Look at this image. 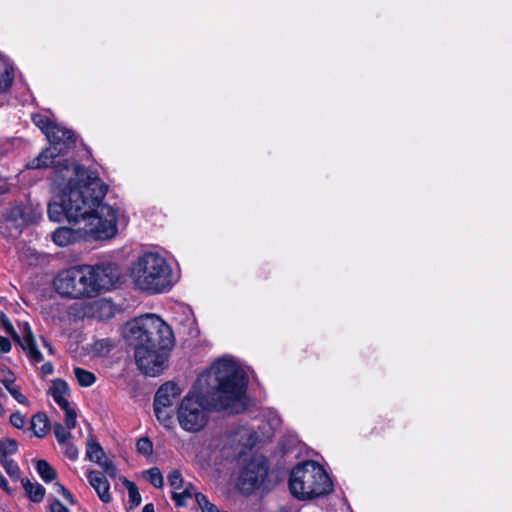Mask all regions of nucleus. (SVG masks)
Returning a JSON list of instances; mask_svg holds the SVG:
<instances>
[{
	"mask_svg": "<svg viewBox=\"0 0 512 512\" xmlns=\"http://www.w3.org/2000/svg\"><path fill=\"white\" fill-rule=\"evenodd\" d=\"M246 376L233 359L223 357L202 373L181 401L177 418L182 429L198 432L207 423V410L239 413L245 406Z\"/></svg>",
	"mask_w": 512,
	"mask_h": 512,
	"instance_id": "f257e3e1",
	"label": "nucleus"
},
{
	"mask_svg": "<svg viewBox=\"0 0 512 512\" xmlns=\"http://www.w3.org/2000/svg\"><path fill=\"white\" fill-rule=\"evenodd\" d=\"M123 336L134 346L135 363L148 376H157L164 370L166 350L174 343L172 329L155 314L141 315L128 321Z\"/></svg>",
	"mask_w": 512,
	"mask_h": 512,
	"instance_id": "f03ea898",
	"label": "nucleus"
},
{
	"mask_svg": "<svg viewBox=\"0 0 512 512\" xmlns=\"http://www.w3.org/2000/svg\"><path fill=\"white\" fill-rule=\"evenodd\" d=\"M76 200L66 202V219L75 227H60L52 234L58 246H68L82 240L104 241L114 238L118 233L119 209L112 205H100L97 211L81 208Z\"/></svg>",
	"mask_w": 512,
	"mask_h": 512,
	"instance_id": "7ed1b4c3",
	"label": "nucleus"
},
{
	"mask_svg": "<svg viewBox=\"0 0 512 512\" xmlns=\"http://www.w3.org/2000/svg\"><path fill=\"white\" fill-rule=\"evenodd\" d=\"M65 174H56L55 183L61 195L60 203H50L48 206V217L51 221L60 222L66 218V202L76 200V205L89 207L88 210L97 211L100 205H108L103 202L107 193V186L97 176L84 167H64Z\"/></svg>",
	"mask_w": 512,
	"mask_h": 512,
	"instance_id": "20e7f679",
	"label": "nucleus"
},
{
	"mask_svg": "<svg viewBox=\"0 0 512 512\" xmlns=\"http://www.w3.org/2000/svg\"><path fill=\"white\" fill-rule=\"evenodd\" d=\"M130 279L134 286L148 294H159L173 286V270L159 253L146 252L130 266Z\"/></svg>",
	"mask_w": 512,
	"mask_h": 512,
	"instance_id": "39448f33",
	"label": "nucleus"
},
{
	"mask_svg": "<svg viewBox=\"0 0 512 512\" xmlns=\"http://www.w3.org/2000/svg\"><path fill=\"white\" fill-rule=\"evenodd\" d=\"M289 488L295 497L304 500L329 494L333 490V485L320 464L306 461L292 470Z\"/></svg>",
	"mask_w": 512,
	"mask_h": 512,
	"instance_id": "423d86ee",
	"label": "nucleus"
},
{
	"mask_svg": "<svg viewBox=\"0 0 512 512\" xmlns=\"http://www.w3.org/2000/svg\"><path fill=\"white\" fill-rule=\"evenodd\" d=\"M45 136L50 146L27 164L29 169H41L52 166L55 168L56 174H65V165L69 168L81 167L80 165L69 163L67 159H63V156L75 143L72 131L55 124L50 131L46 132Z\"/></svg>",
	"mask_w": 512,
	"mask_h": 512,
	"instance_id": "0eeeda50",
	"label": "nucleus"
},
{
	"mask_svg": "<svg viewBox=\"0 0 512 512\" xmlns=\"http://www.w3.org/2000/svg\"><path fill=\"white\" fill-rule=\"evenodd\" d=\"M88 265L75 266L58 273L54 279L55 290L69 298L94 297Z\"/></svg>",
	"mask_w": 512,
	"mask_h": 512,
	"instance_id": "6e6552de",
	"label": "nucleus"
},
{
	"mask_svg": "<svg viewBox=\"0 0 512 512\" xmlns=\"http://www.w3.org/2000/svg\"><path fill=\"white\" fill-rule=\"evenodd\" d=\"M41 218V212L31 206L16 205L10 208L0 226L1 233L5 237L16 238L23 228L36 223Z\"/></svg>",
	"mask_w": 512,
	"mask_h": 512,
	"instance_id": "1a4fd4ad",
	"label": "nucleus"
},
{
	"mask_svg": "<svg viewBox=\"0 0 512 512\" xmlns=\"http://www.w3.org/2000/svg\"><path fill=\"white\" fill-rule=\"evenodd\" d=\"M268 466L264 459L251 460L241 471L237 486L243 494H251L264 482Z\"/></svg>",
	"mask_w": 512,
	"mask_h": 512,
	"instance_id": "9d476101",
	"label": "nucleus"
},
{
	"mask_svg": "<svg viewBox=\"0 0 512 512\" xmlns=\"http://www.w3.org/2000/svg\"><path fill=\"white\" fill-rule=\"evenodd\" d=\"M91 269V285L94 290V296L109 291L118 283L120 279V270L114 263H102L94 266L88 265Z\"/></svg>",
	"mask_w": 512,
	"mask_h": 512,
	"instance_id": "9b49d317",
	"label": "nucleus"
},
{
	"mask_svg": "<svg viewBox=\"0 0 512 512\" xmlns=\"http://www.w3.org/2000/svg\"><path fill=\"white\" fill-rule=\"evenodd\" d=\"M2 323L7 333H9L15 341H17L20 346L28 352L29 357L32 361L38 363L43 360L42 354L36 347V341L32 334L31 328L28 323H23L19 325V329L21 330L23 336L20 337L13 328L11 322L7 319V317L2 314Z\"/></svg>",
	"mask_w": 512,
	"mask_h": 512,
	"instance_id": "f8f14e48",
	"label": "nucleus"
},
{
	"mask_svg": "<svg viewBox=\"0 0 512 512\" xmlns=\"http://www.w3.org/2000/svg\"><path fill=\"white\" fill-rule=\"evenodd\" d=\"M86 456L90 461L97 463L107 475L116 477V466L111 460L105 457V452L101 445L92 438L87 442Z\"/></svg>",
	"mask_w": 512,
	"mask_h": 512,
	"instance_id": "ddd939ff",
	"label": "nucleus"
},
{
	"mask_svg": "<svg viewBox=\"0 0 512 512\" xmlns=\"http://www.w3.org/2000/svg\"><path fill=\"white\" fill-rule=\"evenodd\" d=\"M181 393L182 390L177 384L173 382H166L157 390L154 403L172 408L174 402L178 399Z\"/></svg>",
	"mask_w": 512,
	"mask_h": 512,
	"instance_id": "4468645a",
	"label": "nucleus"
},
{
	"mask_svg": "<svg viewBox=\"0 0 512 512\" xmlns=\"http://www.w3.org/2000/svg\"><path fill=\"white\" fill-rule=\"evenodd\" d=\"M87 477L99 498L104 503H109L111 501L110 485L106 477L98 471H90Z\"/></svg>",
	"mask_w": 512,
	"mask_h": 512,
	"instance_id": "2eb2a0df",
	"label": "nucleus"
},
{
	"mask_svg": "<svg viewBox=\"0 0 512 512\" xmlns=\"http://www.w3.org/2000/svg\"><path fill=\"white\" fill-rule=\"evenodd\" d=\"M50 394L61 408H66L67 405H70L66 398L69 395V388L63 380L57 379L53 381Z\"/></svg>",
	"mask_w": 512,
	"mask_h": 512,
	"instance_id": "dca6fc26",
	"label": "nucleus"
},
{
	"mask_svg": "<svg viewBox=\"0 0 512 512\" xmlns=\"http://www.w3.org/2000/svg\"><path fill=\"white\" fill-rule=\"evenodd\" d=\"M14 78L13 67L8 59L0 55V93L6 91Z\"/></svg>",
	"mask_w": 512,
	"mask_h": 512,
	"instance_id": "f3484780",
	"label": "nucleus"
},
{
	"mask_svg": "<svg viewBox=\"0 0 512 512\" xmlns=\"http://www.w3.org/2000/svg\"><path fill=\"white\" fill-rule=\"evenodd\" d=\"M197 496H204L201 493L196 492V489L191 483H187L183 486L182 489L173 491L172 498L176 502L177 506H184L186 504L187 499L195 498L197 502Z\"/></svg>",
	"mask_w": 512,
	"mask_h": 512,
	"instance_id": "a211bd4d",
	"label": "nucleus"
},
{
	"mask_svg": "<svg viewBox=\"0 0 512 512\" xmlns=\"http://www.w3.org/2000/svg\"><path fill=\"white\" fill-rule=\"evenodd\" d=\"M23 488L33 502H41L45 496V488L39 483H33L29 479L22 480Z\"/></svg>",
	"mask_w": 512,
	"mask_h": 512,
	"instance_id": "6ab92c4d",
	"label": "nucleus"
},
{
	"mask_svg": "<svg viewBox=\"0 0 512 512\" xmlns=\"http://www.w3.org/2000/svg\"><path fill=\"white\" fill-rule=\"evenodd\" d=\"M74 375L78 383L83 387H90L96 381V376L92 372L79 367L74 368Z\"/></svg>",
	"mask_w": 512,
	"mask_h": 512,
	"instance_id": "aec40b11",
	"label": "nucleus"
},
{
	"mask_svg": "<svg viewBox=\"0 0 512 512\" xmlns=\"http://www.w3.org/2000/svg\"><path fill=\"white\" fill-rule=\"evenodd\" d=\"M155 415L163 425L169 426L172 423L173 409L154 403Z\"/></svg>",
	"mask_w": 512,
	"mask_h": 512,
	"instance_id": "412c9836",
	"label": "nucleus"
},
{
	"mask_svg": "<svg viewBox=\"0 0 512 512\" xmlns=\"http://www.w3.org/2000/svg\"><path fill=\"white\" fill-rule=\"evenodd\" d=\"M36 469L39 476L45 482H50L55 479V470L45 460H39L36 464Z\"/></svg>",
	"mask_w": 512,
	"mask_h": 512,
	"instance_id": "4be33fe9",
	"label": "nucleus"
},
{
	"mask_svg": "<svg viewBox=\"0 0 512 512\" xmlns=\"http://www.w3.org/2000/svg\"><path fill=\"white\" fill-rule=\"evenodd\" d=\"M31 426L36 436L43 437L47 431V419L43 414H37L31 419Z\"/></svg>",
	"mask_w": 512,
	"mask_h": 512,
	"instance_id": "5701e85b",
	"label": "nucleus"
},
{
	"mask_svg": "<svg viewBox=\"0 0 512 512\" xmlns=\"http://www.w3.org/2000/svg\"><path fill=\"white\" fill-rule=\"evenodd\" d=\"M32 120L34 124L41 129V131L46 135V132L50 131V129L56 124L50 120L49 117L42 114H35L32 116Z\"/></svg>",
	"mask_w": 512,
	"mask_h": 512,
	"instance_id": "b1692460",
	"label": "nucleus"
},
{
	"mask_svg": "<svg viewBox=\"0 0 512 512\" xmlns=\"http://www.w3.org/2000/svg\"><path fill=\"white\" fill-rule=\"evenodd\" d=\"M16 450L17 444L14 440L8 438L0 439V459L14 454Z\"/></svg>",
	"mask_w": 512,
	"mask_h": 512,
	"instance_id": "393cba45",
	"label": "nucleus"
},
{
	"mask_svg": "<svg viewBox=\"0 0 512 512\" xmlns=\"http://www.w3.org/2000/svg\"><path fill=\"white\" fill-rule=\"evenodd\" d=\"M146 475L149 483L155 488H161L163 486V476L157 467L147 470Z\"/></svg>",
	"mask_w": 512,
	"mask_h": 512,
	"instance_id": "a878e982",
	"label": "nucleus"
},
{
	"mask_svg": "<svg viewBox=\"0 0 512 512\" xmlns=\"http://www.w3.org/2000/svg\"><path fill=\"white\" fill-rule=\"evenodd\" d=\"M93 309L95 312L100 313V316L110 317L113 314V306L110 302L104 300H98L93 303Z\"/></svg>",
	"mask_w": 512,
	"mask_h": 512,
	"instance_id": "bb28decb",
	"label": "nucleus"
},
{
	"mask_svg": "<svg viewBox=\"0 0 512 512\" xmlns=\"http://www.w3.org/2000/svg\"><path fill=\"white\" fill-rule=\"evenodd\" d=\"M125 486L128 490L129 500L133 507L138 506L141 503V495L138 488L133 482L126 481Z\"/></svg>",
	"mask_w": 512,
	"mask_h": 512,
	"instance_id": "cd10ccee",
	"label": "nucleus"
},
{
	"mask_svg": "<svg viewBox=\"0 0 512 512\" xmlns=\"http://www.w3.org/2000/svg\"><path fill=\"white\" fill-rule=\"evenodd\" d=\"M168 482L169 485L172 487L173 491L180 490L185 485L182 475L178 470H173L168 475Z\"/></svg>",
	"mask_w": 512,
	"mask_h": 512,
	"instance_id": "c85d7f7f",
	"label": "nucleus"
},
{
	"mask_svg": "<svg viewBox=\"0 0 512 512\" xmlns=\"http://www.w3.org/2000/svg\"><path fill=\"white\" fill-rule=\"evenodd\" d=\"M15 380V376L10 370H2L0 382L8 390V392L10 389L17 387Z\"/></svg>",
	"mask_w": 512,
	"mask_h": 512,
	"instance_id": "c756f323",
	"label": "nucleus"
},
{
	"mask_svg": "<svg viewBox=\"0 0 512 512\" xmlns=\"http://www.w3.org/2000/svg\"><path fill=\"white\" fill-rule=\"evenodd\" d=\"M65 411V423L67 429H73L76 427L77 414L74 409L67 405L66 408H62Z\"/></svg>",
	"mask_w": 512,
	"mask_h": 512,
	"instance_id": "7c9ffc66",
	"label": "nucleus"
},
{
	"mask_svg": "<svg viewBox=\"0 0 512 512\" xmlns=\"http://www.w3.org/2000/svg\"><path fill=\"white\" fill-rule=\"evenodd\" d=\"M54 434L59 443H66L70 437V432L61 424H55Z\"/></svg>",
	"mask_w": 512,
	"mask_h": 512,
	"instance_id": "2f4dec72",
	"label": "nucleus"
},
{
	"mask_svg": "<svg viewBox=\"0 0 512 512\" xmlns=\"http://www.w3.org/2000/svg\"><path fill=\"white\" fill-rule=\"evenodd\" d=\"M137 451L143 455H150L153 451V445L150 439L140 438L136 444Z\"/></svg>",
	"mask_w": 512,
	"mask_h": 512,
	"instance_id": "473e14b6",
	"label": "nucleus"
},
{
	"mask_svg": "<svg viewBox=\"0 0 512 512\" xmlns=\"http://www.w3.org/2000/svg\"><path fill=\"white\" fill-rule=\"evenodd\" d=\"M10 423L14 427L20 429V428L24 427V425L26 423V419L22 414H20L19 412H16L10 416Z\"/></svg>",
	"mask_w": 512,
	"mask_h": 512,
	"instance_id": "72a5a7b5",
	"label": "nucleus"
},
{
	"mask_svg": "<svg viewBox=\"0 0 512 512\" xmlns=\"http://www.w3.org/2000/svg\"><path fill=\"white\" fill-rule=\"evenodd\" d=\"M112 346L109 340L102 339L95 343V350L99 353H108Z\"/></svg>",
	"mask_w": 512,
	"mask_h": 512,
	"instance_id": "f704fd0d",
	"label": "nucleus"
},
{
	"mask_svg": "<svg viewBox=\"0 0 512 512\" xmlns=\"http://www.w3.org/2000/svg\"><path fill=\"white\" fill-rule=\"evenodd\" d=\"M9 393L20 404H27L28 403L27 398L20 392V389H19L18 386L13 388V389H10Z\"/></svg>",
	"mask_w": 512,
	"mask_h": 512,
	"instance_id": "c9c22d12",
	"label": "nucleus"
},
{
	"mask_svg": "<svg viewBox=\"0 0 512 512\" xmlns=\"http://www.w3.org/2000/svg\"><path fill=\"white\" fill-rule=\"evenodd\" d=\"M50 512H70L59 500H55L50 505Z\"/></svg>",
	"mask_w": 512,
	"mask_h": 512,
	"instance_id": "e433bc0d",
	"label": "nucleus"
},
{
	"mask_svg": "<svg viewBox=\"0 0 512 512\" xmlns=\"http://www.w3.org/2000/svg\"><path fill=\"white\" fill-rule=\"evenodd\" d=\"M5 468L9 475H11L13 477H18L19 468L14 462H12V461L7 462L5 465Z\"/></svg>",
	"mask_w": 512,
	"mask_h": 512,
	"instance_id": "4c0bfd02",
	"label": "nucleus"
},
{
	"mask_svg": "<svg viewBox=\"0 0 512 512\" xmlns=\"http://www.w3.org/2000/svg\"><path fill=\"white\" fill-rule=\"evenodd\" d=\"M65 454L69 459L75 460L78 457V449L74 445L68 444L66 447Z\"/></svg>",
	"mask_w": 512,
	"mask_h": 512,
	"instance_id": "58836bf2",
	"label": "nucleus"
},
{
	"mask_svg": "<svg viewBox=\"0 0 512 512\" xmlns=\"http://www.w3.org/2000/svg\"><path fill=\"white\" fill-rule=\"evenodd\" d=\"M11 350V343L9 339L0 336V353H8Z\"/></svg>",
	"mask_w": 512,
	"mask_h": 512,
	"instance_id": "ea45409f",
	"label": "nucleus"
},
{
	"mask_svg": "<svg viewBox=\"0 0 512 512\" xmlns=\"http://www.w3.org/2000/svg\"><path fill=\"white\" fill-rule=\"evenodd\" d=\"M41 371L44 375H50L53 372V365L51 363H45L42 365Z\"/></svg>",
	"mask_w": 512,
	"mask_h": 512,
	"instance_id": "a19ab883",
	"label": "nucleus"
},
{
	"mask_svg": "<svg viewBox=\"0 0 512 512\" xmlns=\"http://www.w3.org/2000/svg\"><path fill=\"white\" fill-rule=\"evenodd\" d=\"M0 487L6 491L9 490L8 489V481L2 475H0Z\"/></svg>",
	"mask_w": 512,
	"mask_h": 512,
	"instance_id": "79ce46f5",
	"label": "nucleus"
},
{
	"mask_svg": "<svg viewBox=\"0 0 512 512\" xmlns=\"http://www.w3.org/2000/svg\"><path fill=\"white\" fill-rule=\"evenodd\" d=\"M63 496L65 497V499L70 503V504H74L75 501H74V498L72 496V494L67 490L66 493L63 494Z\"/></svg>",
	"mask_w": 512,
	"mask_h": 512,
	"instance_id": "37998d69",
	"label": "nucleus"
},
{
	"mask_svg": "<svg viewBox=\"0 0 512 512\" xmlns=\"http://www.w3.org/2000/svg\"><path fill=\"white\" fill-rule=\"evenodd\" d=\"M55 487L59 493L62 495L67 492V489L60 483H55Z\"/></svg>",
	"mask_w": 512,
	"mask_h": 512,
	"instance_id": "c03bdc74",
	"label": "nucleus"
},
{
	"mask_svg": "<svg viewBox=\"0 0 512 512\" xmlns=\"http://www.w3.org/2000/svg\"><path fill=\"white\" fill-rule=\"evenodd\" d=\"M142 512H154V506L153 504L149 503V504H146L144 507H143V511Z\"/></svg>",
	"mask_w": 512,
	"mask_h": 512,
	"instance_id": "a18cd8bd",
	"label": "nucleus"
},
{
	"mask_svg": "<svg viewBox=\"0 0 512 512\" xmlns=\"http://www.w3.org/2000/svg\"><path fill=\"white\" fill-rule=\"evenodd\" d=\"M42 341H43L44 346L48 349V352L50 354H52L53 353L52 346L45 339H42Z\"/></svg>",
	"mask_w": 512,
	"mask_h": 512,
	"instance_id": "49530a36",
	"label": "nucleus"
},
{
	"mask_svg": "<svg viewBox=\"0 0 512 512\" xmlns=\"http://www.w3.org/2000/svg\"><path fill=\"white\" fill-rule=\"evenodd\" d=\"M3 412V408H2V405L0 404V415L2 414Z\"/></svg>",
	"mask_w": 512,
	"mask_h": 512,
	"instance_id": "de8ad7c7",
	"label": "nucleus"
}]
</instances>
